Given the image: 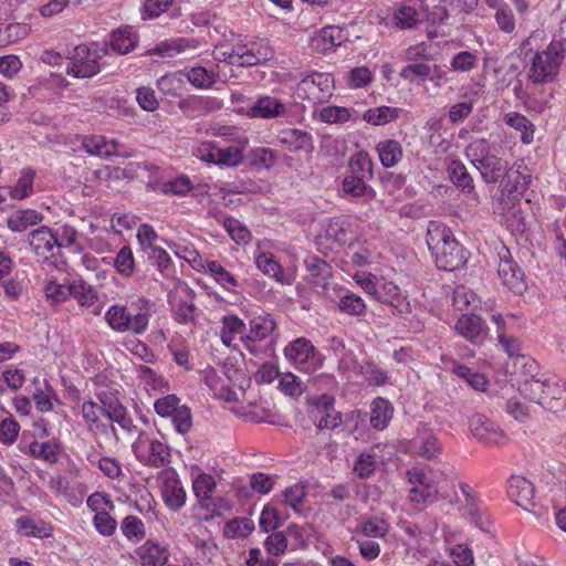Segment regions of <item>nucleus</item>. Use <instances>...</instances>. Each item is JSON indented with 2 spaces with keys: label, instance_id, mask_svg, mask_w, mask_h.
<instances>
[{
  "label": "nucleus",
  "instance_id": "obj_50",
  "mask_svg": "<svg viewBox=\"0 0 566 566\" xmlns=\"http://www.w3.org/2000/svg\"><path fill=\"white\" fill-rule=\"evenodd\" d=\"M452 371L465 381L475 390L484 391L488 386V380L484 375L472 371L469 367L451 363Z\"/></svg>",
  "mask_w": 566,
  "mask_h": 566
},
{
  "label": "nucleus",
  "instance_id": "obj_21",
  "mask_svg": "<svg viewBox=\"0 0 566 566\" xmlns=\"http://www.w3.org/2000/svg\"><path fill=\"white\" fill-rule=\"evenodd\" d=\"M543 401L541 402L547 409L557 410L566 407V385L557 376L549 375V381L546 385Z\"/></svg>",
  "mask_w": 566,
  "mask_h": 566
},
{
  "label": "nucleus",
  "instance_id": "obj_25",
  "mask_svg": "<svg viewBox=\"0 0 566 566\" xmlns=\"http://www.w3.org/2000/svg\"><path fill=\"white\" fill-rule=\"evenodd\" d=\"M285 112V105L277 98L264 96L254 103V105L250 108L249 114L252 117L274 118L284 115Z\"/></svg>",
  "mask_w": 566,
  "mask_h": 566
},
{
  "label": "nucleus",
  "instance_id": "obj_1",
  "mask_svg": "<svg viewBox=\"0 0 566 566\" xmlns=\"http://www.w3.org/2000/svg\"><path fill=\"white\" fill-rule=\"evenodd\" d=\"M427 244L440 270L454 271L464 266L469 252L455 240L451 230L441 222L430 221Z\"/></svg>",
  "mask_w": 566,
  "mask_h": 566
},
{
  "label": "nucleus",
  "instance_id": "obj_14",
  "mask_svg": "<svg viewBox=\"0 0 566 566\" xmlns=\"http://www.w3.org/2000/svg\"><path fill=\"white\" fill-rule=\"evenodd\" d=\"M32 251L44 261H49L60 250L59 239L49 227H40L29 234Z\"/></svg>",
  "mask_w": 566,
  "mask_h": 566
},
{
  "label": "nucleus",
  "instance_id": "obj_4",
  "mask_svg": "<svg viewBox=\"0 0 566 566\" xmlns=\"http://www.w3.org/2000/svg\"><path fill=\"white\" fill-rule=\"evenodd\" d=\"M139 311L132 313L126 306L113 305L106 313V321L113 329L140 334L146 331L149 321L151 303L138 300Z\"/></svg>",
  "mask_w": 566,
  "mask_h": 566
},
{
  "label": "nucleus",
  "instance_id": "obj_19",
  "mask_svg": "<svg viewBox=\"0 0 566 566\" xmlns=\"http://www.w3.org/2000/svg\"><path fill=\"white\" fill-rule=\"evenodd\" d=\"M83 147L90 155L102 158L123 155L120 151L122 145L117 140H107L104 136L99 135L86 137L83 140Z\"/></svg>",
  "mask_w": 566,
  "mask_h": 566
},
{
  "label": "nucleus",
  "instance_id": "obj_37",
  "mask_svg": "<svg viewBox=\"0 0 566 566\" xmlns=\"http://www.w3.org/2000/svg\"><path fill=\"white\" fill-rule=\"evenodd\" d=\"M248 145V140L239 142V145L230 146L224 149L218 148L216 151V165L218 166H227V167H237L243 160V150Z\"/></svg>",
  "mask_w": 566,
  "mask_h": 566
},
{
  "label": "nucleus",
  "instance_id": "obj_34",
  "mask_svg": "<svg viewBox=\"0 0 566 566\" xmlns=\"http://www.w3.org/2000/svg\"><path fill=\"white\" fill-rule=\"evenodd\" d=\"M392 415L394 408L387 399L378 397L371 402L370 424L373 428L378 430L385 429Z\"/></svg>",
  "mask_w": 566,
  "mask_h": 566
},
{
  "label": "nucleus",
  "instance_id": "obj_42",
  "mask_svg": "<svg viewBox=\"0 0 566 566\" xmlns=\"http://www.w3.org/2000/svg\"><path fill=\"white\" fill-rule=\"evenodd\" d=\"M451 181L463 191L471 192L474 189V182L468 172L464 164L460 160H452L449 166Z\"/></svg>",
  "mask_w": 566,
  "mask_h": 566
},
{
  "label": "nucleus",
  "instance_id": "obj_40",
  "mask_svg": "<svg viewBox=\"0 0 566 566\" xmlns=\"http://www.w3.org/2000/svg\"><path fill=\"white\" fill-rule=\"evenodd\" d=\"M202 269L206 273L210 274L217 283L229 291H233L239 285L234 275L217 261H207L202 264Z\"/></svg>",
  "mask_w": 566,
  "mask_h": 566
},
{
  "label": "nucleus",
  "instance_id": "obj_63",
  "mask_svg": "<svg viewBox=\"0 0 566 566\" xmlns=\"http://www.w3.org/2000/svg\"><path fill=\"white\" fill-rule=\"evenodd\" d=\"M313 418L318 429H335L342 423V412L336 409L313 412Z\"/></svg>",
  "mask_w": 566,
  "mask_h": 566
},
{
  "label": "nucleus",
  "instance_id": "obj_23",
  "mask_svg": "<svg viewBox=\"0 0 566 566\" xmlns=\"http://www.w3.org/2000/svg\"><path fill=\"white\" fill-rule=\"evenodd\" d=\"M255 263L260 271L265 275L275 279L280 283L292 284L294 281V275L285 274L272 253H260L255 259Z\"/></svg>",
  "mask_w": 566,
  "mask_h": 566
},
{
  "label": "nucleus",
  "instance_id": "obj_61",
  "mask_svg": "<svg viewBox=\"0 0 566 566\" xmlns=\"http://www.w3.org/2000/svg\"><path fill=\"white\" fill-rule=\"evenodd\" d=\"M430 74L431 67L426 63L407 64L401 69L399 73L400 77L410 82H413L415 80L424 82L429 78Z\"/></svg>",
  "mask_w": 566,
  "mask_h": 566
},
{
  "label": "nucleus",
  "instance_id": "obj_33",
  "mask_svg": "<svg viewBox=\"0 0 566 566\" xmlns=\"http://www.w3.org/2000/svg\"><path fill=\"white\" fill-rule=\"evenodd\" d=\"M70 296L82 307L94 306L98 301L97 291L82 279L71 282Z\"/></svg>",
  "mask_w": 566,
  "mask_h": 566
},
{
  "label": "nucleus",
  "instance_id": "obj_51",
  "mask_svg": "<svg viewBox=\"0 0 566 566\" xmlns=\"http://www.w3.org/2000/svg\"><path fill=\"white\" fill-rule=\"evenodd\" d=\"M96 398L99 401V406L105 411V416L116 415L122 407V402L118 399V391L113 388H103L96 392Z\"/></svg>",
  "mask_w": 566,
  "mask_h": 566
},
{
  "label": "nucleus",
  "instance_id": "obj_43",
  "mask_svg": "<svg viewBox=\"0 0 566 566\" xmlns=\"http://www.w3.org/2000/svg\"><path fill=\"white\" fill-rule=\"evenodd\" d=\"M399 111V108L389 106L369 108L364 113L363 118L375 126L386 125L398 117Z\"/></svg>",
  "mask_w": 566,
  "mask_h": 566
},
{
  "label": "nucleus",
  "instance_id": "obj_7",
  "mask_svg": "<svg viewBox=\"0 0 566 566\" xmlns=\"http://www.w3.org/2000/svg\"><path fill=\"white\" fill-rule=\"evenodd\" d=\"M99 59L97 52H92L86 45H78L74 49L66 73L77 78L92 77L101 71Z\"/></svg>",
  "mask_w": 566,
  "mask_h": 566
},
{
  "label": "nucleus",
  "instance_id": "obj_38",
  "mask_svg": "<svg viewBox=\"0 0 566 566\" xmlns=\"http://www.w3.org/2000/svg\"><path fill=\"white\" fill-rule=\"evenodd\" d=\"M503 181V189L520 198L527 189L531 182V176L522 174L518 169L507 168Z\"/></svg>",
  "mask_w": 566,
  "mask_h": 566
},
{
  "label": "nucleus",
  "instance_id": "obj_58",
  "mask_svg": "<svg viewBox=\"0 0 566 566\" xmlns=\"http://www.w3.org/2000/svg\"><path fill=\"white\" fill-rule=\"evenodd\" d=\"M223 227L238 244H247L251 240L250 231L235 218L228 217L223 220Z\"/></svg>",
  "mask_w": 566,
  "mask_h": 566
},
{
  "label": "nucleus",
  "instance_id": "obj_5",
  "mask_svg": "<svg viewBox=\"0 0 566 566\" xmlns=\"http://www.w3.org/2000/svg\"><path fill=\"white\" fill-rule=\"evenodd\" d=\"M406 474L410 485L408 499L418 510H423L437 501L438 490L433 481L421 469L411 468L407 470Z\"/></svg>",
  "mask_w": 566,
  "mask_h": 566
},
{
  "label": "nucleus",
  "instance_id": "obj_47",
  "mask_svg": "<svg viewBox=\"0 0 566 566\" xmlns=\"http://www.w3.org/2000/svg\"><path fill=\"white\" fill-rule=\"evenodd\" d=\"M388 530V524L379 518H365L357 525V532L367 538H382Z\"/></svg>",
  "mask_w": 566,
  "mask_h": 566
},
{
  "label": "nucleus",
  "instance_id": "obj_59",
  "mask_svg": "<svg viewBox=\"0 0 566 566\" xmlns=\"http://www.w3.org/2000/svg\"><path fill=\"white\" fill-rule=\"evenodd\" d=\"M216 488L214 478L210 474H199L192 482V490L200 500L211 501V493Z\"/></svg>",
  "mask_w": 566,
  "mask_h": 566
},
{
  "label": "nucleus",
  "instance_id": "obj_45",
  "mask_svg": "<svg viewBox=\"0 0 566 566\" xmlns=\"http://www.w3.org/2000/svg\"><path fill=\"white\" fill-rule=\"evenodd\" d=\"M186 76L192 86L200 90L210 88L217 82V74L202 66H195L190 69Z\"/></svg>",
  "mask_w": 566,
  "mask_h": 566
},
{
  "label": "nucleus",
  "instance_id": "obj_48",
  "mask_svg": "<svg viewBox=\"0 0 566 566\" xmlns=\"http://www.w3.org/2000/svg\"><path fill=\"white\" fill-rule=\"evenodd\" d=\"M34 171L30 168L23 169L15 186H13L9 193L12 199L22 200L32 193Z\"/></svg>",
  "mask_w": 566,
  "mask_h": 566
},
{
  "label": "nucleus",
  "instance_id": "obj_44",
  "mask_svg": "<svg viewBox=\"0 0 566 566\" xmlns=\"http://www.w3.org/2000/svg\"><path fill=\"white\" fill-rule=\"evenodd\" d=\"M338 310L347 315L361 316L366 313L367 305L359 295L347 292L339 297Z\"/></svg>",
  "mask_w": 566,
  "mask_h": 566
},
{
  "label": "nucleus",
  "instance_id": "obj_31",
  "mask_svg": "<svg viewBox=\"0 0 566 566\" xmlns=\"http://www.w3.org/2000/svg\"><path fill=\"white\" fill-rule=\"evenodd\" d=\"M549 375L551 374L545 373L533 380L521 381L518 385L520 394L524 398L541 405L544 398L545 388H547L546 385L549 381Z\"/></svg>",
  "mask_w": 566,
  "mask_h": 566
},
{
  "label": "nucleus",
  "instance_id": "obj_26",
  "mask_svg": "<svg viewBox=\"0 0 566 566\" xmlns=\"http://www.w3.org/2000/svg\"><path fill=\"white\" fill-rule=\"evenodd\" d=\"M305 265L312 285L322 287L327 285V281L332 276V268L326 261L312 255L305 259Z\"/></svg>",
  "mask_w": 566,
  "mask_h": 566
},
{
  "label": "nucleus",
  "instance_id": "obj_49",
  "mask_svg": "<svg viewBox=\"0 0 566 566\" xmlns=\"http://www.w3.org/2000/svg\"><path fill=\"white\" fill-rule=\"evenodd\" d=\"M343 190L345 193L350 195L352 197H374L375 192L367 185V180L354 177L350 175H346L343 179Z\"/></svg>",
  "mask_w": 566,
  "mask_h": 566
},
{
  "label": "nucleus",
  "instance_id": "obj_52",
  "mask_svg": "<svg viewBox=\"0 0 566 566\" xmlns=\"http://www.w3.org/2000/svg\"><path fill=\"white\" fill-rule=\"evenodd\" d=\"M356 369L357 374L361 375L373 386L384 385L388 379L387 374L369 360L357 363Z\"/></svg>",
  "mask_w": 566,
  "mask_h": 566
},
{
  "label": "nucleus",
  "instance_id": "obj_53",
  "mask_svg": "<svg viewBox=\"0 0 566 566\" xmlns=\"http://www.w3.org/2000/svg\"><path fill=\"white\" fill-rule=\"evenodd\" d=\"M478 54L470 51H461L452 56L450 70L459 73H468L478 66Z\"/></svg>",
  "mask_w": 566,
  "mask_h": 566
},
{
  "label": "nucleus",
  "instance_id": "obj_16",
  "mask_svg": "<svg viewBox=\"0 0 566 566\" xmlns=\"http://www.w3.org/2000/svg\"><path fill=\"white\" fill-rule=\"evenodd\" d=\"M457 332L473 343H480L486 335V325L483 319L475 314L462 315L457 324Z\"/></svg>",
  "mask_w": 566,
  "mask_h": 566
},
{
  "label": "nucleus",
  "instance_id": "obj_27",
  "mask_svg": "<svg viewBox=\"0 0 566 566\" xmlns=\"http://www.w3.org/2000/svg\"><path fill=\"white\" fill-rule=\"evenodd\" d=\"M139 552L142 566H164L169 557L167 548L154 541H146Z\"/></svg>",
  "mask_w": 566,
  "mask_h": 566
},
{
  "label": "nucleus",
  "instance_id": "obj_22",
  "mask_svg": "<svg viewBox=\"0 0 566 566\" xmlns=\"http://www.w3.org/2000/svg\"><path fill=\"white\" fill-rule=\"evenodd\" d=\"M345 40L346 31L344 29L336 25H327L312 38V46L318 51H327L339 46Z\"/></svg>",
  "mask_w": 566,
  "mask_h": 566
},
{
  "label": "nucleus",
  "instance_id": "obj_54",
  "mask_svg": "<svg viewBox=\"0 0 566 566\" xmlns=\"http://www.w3.org/2000/svg\"><path fill=\"white\" fill-rule=\"evenodd\" d=\"M518 201L520 198L517 195H512L511 192L502 189L500 193L493 198L492 210L495 214L504 217L515 209Z\"/></svg>",
  "mask_w": 566,
  "mask_h": 566
},
{
  "label": "nucleus",
  "instance_id": "obj_3",
  "mask_svg": "<svg viewBox=\"0 0 566 566\" xmlns=\"http://www.w3.org/2000/svg\"><path fill=\"white\" fill-rule=\"evenodd\" d=\"M467 155L488 184L497 182L509 168L507 161L489 153V144L485 139L471 143L467 148Z\"/></svg>",
  "mask_w": 566,
  "mask_h": 566
},
{
  "label": "nucleus",
  "instance_id": "obj_18",
  "mask_svg": "<svg viewBox=\"0 0 566 566\" xmlns=\"http://www.w3.org/2000/svg\"><path fill=\"white\" fill-rule=\"evenodd\" d=\"M139 36L132 27H123L113 30L109 35V46L117 54L125 55L134 51L138 44Z\"/></svg>",
  "mask_w": 566,
  "mask_h": 566
},
{
  "label": "nucleus",
  "instance_id": "obj_10",
  "mask_svg": "<svg viewBox=\"0 0 566 566\" xmlns=\"http://www.w3.org/2000/svg\"><path fill=\"white\" fill-rule=\"evenodd\" d=\"M469 426L473 437L486 446H501L507 439L505 432L484 415L472 416Z\"/></svg>",
  "mask_w": 566,
  "mask_h": 566
},
{
  "label": "nucleus",
  "instance_id": "obj_64",
  "mask_svg": "<svg viewBox=\"0 0 566 566\" xmlns=\"http://www.w3.org/2000/svg\"><path fill=\"white\" fill-rule=\"evenodd\" d=\"M306 494L304 485L294 484L283 492L284 503L298 512L304 504Z\"/></svg>",
  "mask_w": 566,
  "mask_h": 566
},
{
  "label": "nucleus",
  "instance_id": "obj_60",
  "mask_svg": "<svg viewBox=\"0 0 566 566\" xmlns=\"http://www.w3.org/2000/svg\"><path fill=\"white\" fill-rule=\"evenodd\" d=\"M120 531L128 539H143L145 537V526L140 518L128 515L120 523Z\"/></svg>",
  "mask_w": 566,
  "mask_h": 566
},
{
  "label": "nucleus",
  "instance_id": "obj_57",
  "mask_svg": "<svg viewBox=\"0 0 566 566\" xmlns=\"http://www.w3.org/2000/svg\"><path fill=\"white\" fill-rule=\"evenodd\" d=\"M319 119L326 124H343L352 119V112L346 107L325 106L319 111Z\"/></svg>",
  "mask_w": 566,
  "mask_h": 566
},
{
  "label": "nucleus",
  "instance_id": "obj_24",
  "mask_svg": "<svg viewBox=\"0 0 566 566\" xmlns=\"http://www.w3.org/2000/svg\"><path fill=\"white\" fill-rule=\"evenodd\" d=\"M509 358L514 368L512 374L517 377L518 384L533 380L544 374L539 371V365L533 356H509Z\"/></svg>",
  "mask_w": 566,
  "mask_h": 566
},
{
  "label": "nucleus",
  "instance_id": "obj_8",
  "mask_svg": "<svg viewBox=\"0 0 566 566\" xmlns=\"http://www.w3.org/2000/svg\"><path fill=\"white\" fill-rule=\"evenodd\" d=\"M497 274L503 284L513 293L522 294L525 289L524 272L520 265L512 259L510 251L503 248L499 252Z\"/></svg>",
  "mask_w": 566,
  "mask_h": 566
},
{
  "label": "nucleus",
  "instance_id": "obj_13",
  "mask_svg": "<svg viewBox=\"0 0 566 566\" xmlns=\"http://www.w3.org/2000/svg\"><path fill=\"white\" fill-rule=\"evenodd\" d=\"M507 495L526 512L535 507V489L531 481L521 475H512L507 481Z\"/></svg>",
  "mask_w": 566,
  "mask_h": 566
},
{
  "label": "nucleus",
  "instance_id": "obj_62",
  "mask_svg": "<svg viewBox=\"0 0 566 566\" xmlns=\"http://www.w3.org/2000/svg\"><path fill=\"white\" fill-rule=\"evenodd\" d=\"M116 270L124 276H130L135 269L133 251L129 247H123L114 261Z\"/></svg>",
  "mask_w": 566,
  "mask_h": 566
},
{
  "label": "nucleus",
  "instance_id": "obj_39",
  "mask_svg": "<svg viewBox=\"0 0 566 566\" xmlns=\"http://www.w3.org/2000/svg\"><path fill=\"white\" fill-rule=\"evenodd\" d=\"M163 499L170 510L178 511L186 503V491L179 481H167L163 489Z\"/></svg>",
  "mask_w": 566,
  "mask_h": 566
},
{
  "label": "nucleus",
  "instance_id": "obj_12",
  "mask_svg": "<svg viewBox=\"0 0 566 566\" xmlns=\"http://www.w3.org/2000/svg\"><path fill=\"white\" fill-rule=\"evenodd\" d=\"M406 451L418 454L427 460L436 459L441 452L438 438L426 427L419 428L411 440H408Z\"/></svg>",
  "mask_w": 566,
  "mask_h": 566
},
{
  "label": "nucleus",
  "instance_id": "obj_46",
  "mask_svg": "<svg viewBox=\"0 0 566 566\" xmlns=\"http://www.w3.org/2000/svg\"><path fill=\"white\" fill-rule=\"evenodd\" d=\"M138 377L144 384L145 388L149 391H161L164 389L168 390V381L159 374H157L154 369L148 366L140 365L137 368Z\"/></svg>",
  "mask_w": 566,
  "mask_h": 566
},
{
  "label": "nucleus",
  "instance_id": "obj_35",
  "mask_svg": "<svg viewBox=\"0 0 566 566\" xmlns=\"http://www.w3.org/2000/svg\"><path fill=\"white\" fill-rule=\"evenodd\" d=\"M192 42L193 41L185 38L165 40L149 50L148 53L157 54L163 57H174L180 53H184L188 49H195L196 45H193Z\"/></svg>",
  "mask_w": 566,
  "mask_h": 566
},
{
  "label": "nucleus",
  "instance_id": "obj_41",
  "mask_svg": "<svg viewBox=\"0 0 566 566\" xmlns=\"http://www.w3.org/2000/svg\"><path fill=\"white\" fill-rule=\"evenodd\" d=\"M348 175L368 180L373 177V161L365 151L353 155L348 163Z\"/></svg>",
  "mask_w": 566,
  "mask_h": 566
},
{
  "label": "nucleus",
  "instance_id": "obj_29",
  "mask_svg": "<svg viewBox=\"0 0 566 566\" xmlns=\"http://www.w3.org/2000/svg\"><path fill=\"white\" fill-rule=\"evenodd\" d=\"M43 216L34 209L14 211L7 220L8 228L14 232L25 231L29 227L39 224Z\"/></svg>",
  "mask_w": 566,
  "mask_h": 566
},
{
  "label": "nucleus",
  "instance_id": "obj_17",
  "mask_svg": "<svg viewBox=\"0 0 566 566\" xmlns=\"http://www.w3.org/2000/svg\"><path fill=\"white\" fill-rule=\"evenodd\" d=\"M277 140L292 153L301 150L311 151L314 148L312 136L301 129H283L280 132Z\"/></svg>",
  "mask_w": 566,
  "mask_h": 566
},
{
  "label": "nucleus",
  "instance_id": "obj_9",
  "mask_svg": "<svg viewBox=\"0 0 566 566\" xmlns=\"http://www.w3.org/2000/svg\"><path fill=\"white\" fill-rule=\"evenodd\" d=\"M237 52L239 67L260 65L274 57V51L265 40L237 43Z\"/></svg>",
  "mask_w": 566,
  "mask_h": 566
},
{
  "label": "nucleus",
  "instance_id": "obj_55",
  "mask_svg": "<svg viewBox=\"0 0 566 566\" xmlns=\"http://www.w3.org/2000/svg\"><path fill=\"white\" fill-rule=\"evenodd\" d=\"M254 530V523L248 517L233 518L226 523L224 536L229 538L245 537Z\"/></svg>",
  "mask_w": 566,
  "mask_h": 566
},
{
  "label": "nucleus",
  "instance_id": "obj_32",
  "mask_svg": "<svg viewBox=\"0 0 566 566\" xmlns=\"http://www.w3.org/2000/svg\"><path fill=\"white\" fill-rule=\"evenodd\" d=\"M376 150L385 168L395 167L402 158V147L400 143L395 139L379 142L376 146Z\"/></svg>",
  "mask_w": 566,
  "mask_h": 566
},
{
  "label": "nucleus",
  "instance_id": "obj_56",
  "mask_svg": "<svg viewBox=\"0 0 566 566\" xmlns=\"http://www.w3.org/2000/svg\"><path fill=\"white\" fill-rule=\"evenodd\" d=\"M249 158L252 166L270 169L275 165L277 155L271 148L256 147L250 151Z\"/></svg>",
  "mask_w": 566,
  "mask_h": 566
},
{
  "label": "nucleus",
  "instance_id": "obj_6",
  "mask_svg": "<svg viewBox=\"0 0 566 566\" xmlns=\"http://www.w3.org/2000/svg\"><path fill=\"white\" fill-rule=\"evenodd\" d=\"M133 452L139 462L154 468H166L170 463L169 447L156 439L139 437L133 444Z\"/></svg>",
  "mask_w": 566,
  "mask_h": 566
},
{
  "label": "nucleus",
  "instance_id": "obj_30",
  "mask_svg": "<svg viewBox=\"0 0 566 566\" xmlns=\"http://www.w3.org/2000/svg\"><path fill=\"white\" fill-rule=\"evenodd\" d=\"M421 15L415 6L405 3L395 11L392 23L399 30H411L421 23Z\"/></svg>",
  "mask_w": 566,
  "mask_h": 566
},
{
  "label": "nucleus",
  "instance_id": "obj_2",
  "mask_svg": "<svg viewBox=\"0 0 566 566\" xmlns=\"http://www.w3.org/2000/svg\"><path fill=\"white\" fill-rule=\"evenodd\" d=\"M566 46L564 41L553 40L545 50L534 53L527 72V78L535 85L555 81Z\"/></svg>",
  "mask_w": 566,
  "mask_h": 566
},
{
  "label": "nucleus",
  "instance_id": "obj_15",
  "mask_svg": "<svg viewBox=\"0 0 566 566\" xmlns=\"http://www.w3.org/2000/svg\"><path fill=\"white\" fill-rule=\"evenodd\" d=\"M221 339L222 343L233 349L240 352L244 348L245 324L235 315H228L222 318Z\"/></svg>",
  "mask_w": 566,
  "mask_h": 566
},
{
  "label": "nucleus",
  "instance_id": "obj_28",
  "mask_svg": "<svg viewBox=\"0 0 566 566\" xmlns=\"http://www.w3.org/2000/svg\"><path fill=\"white\" fill-rule=\"evenodd\" d=\"M504 123L511 128L521 133V142L530 145L534 140L535 126L523 114L517 112H510L504 115Z\"/></svg>",
  "mask_w": 566,
  "mask_h": 566
},
{
  "label": "nucleus",
  "instance_id": "obj_20",
  "mask_svg": "<svg viewBox=\"0 0 566 566\" xmlns=\"http://www.w3.org/2000/svg\"><path fill=\"white\" fill-rule=\"evenodd\" d=\"M17 532L22 536L32 537H50L53 527L50 523L35 516H20L15 521Z\"/></svg>",
  "mask_w": 566,
  "mask_h": 566
},
{
  "label": "nucleus",
  "instance_id": "obj_11",
  "mask_svg": "<svg viewBox=\"0 0 566 566\" xmlns=\"http://www.w3.org/2000/svg\"><path fill=\"white\" fill-rule=\"evenodd\" d=\"M249 332L245 331V339H244V348L251 354H258L259 352H268L274 350L272 348L273 340L270 339L268 343V348H263L259 344L268 338L274 329V323L271 319L266 318H253L249 324Z\"/></svg>",
  "mask_w": 566,
  "mask_h": 566
},
{
  "label": "nucleus",
  "instance_id": "obj_36",
  "mask_svg": "<svg viewBox=\"0 0 566 566\" xmlns=\"http://www.w3.org/2000/svg\"><path fill=\"white\" fill-rule=\"evenodd\" d=\"M376 301L388 304L400 313L408 306L400 289L392 282H381Z\"/></svg>",
  "mask_w": 566,
  "mask_h": 566
}]
</instances>
